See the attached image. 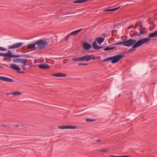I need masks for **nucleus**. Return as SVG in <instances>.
Masks as SVG:
<instances>
[{
    "mask_svg": "<svg viewBox=\"0 0 157 157\" xmlns=\"http://www.w3.org/2000/svg\"><path fill=\"white\" fill-rule=\"evenodd\" d=\"M3 66L7 67H9V66H8L7 64H3Z\"/></svg>",
    "mask_w": 157,
    "mask_h": 157,
    "instance_id": "nucleus-41",
    "label": "nucleus"
},
{
    "mask_svg": "<svg viewBox=\"0 0 157 157\" xmlns=\"http://www.w3.org/2000/svg\"><path fill=\"white\" fill-rule=\"evenodd\" d=\"M52 75L56 77H65L67 76L66 74L62 73H57L53 74Z\"/></svg>",
    "mask_w": 157,
    "mask_h": 157,
    "instance_id": "nucleus-14",
    "label": "nucleus"
},
{
    "mask_svg": "<svg viewBox=\"0 0 157 157\" xmlns=\"http://www.w3.org/2000/svg\"><path fill=\"white\" fill-rule=\"evenodd\" d=\"M12 93H11V92H10V93H8L6 94V95H9L10 94H12Z\"/></svg>",
    "mask_w": 157,
    "mask_h": 157,
    "instance_id": "nucleus-45",
    "label": "nucleus"
},
{
    "mask_svg": "<svg viewBox=\"0 0 157 157\" xmlns=\"http://www.w3.org/2000/svg\"><path fill=\"white\" fill-rule=\"evenodd\" d=\"M146 29L145 27H143V26L142 25V23H140V27L138 29L139 31H140L141 30H142L143 31V33H144V34H145L147 33V32H145V30H146Z\"/></svg>",
    "mask_w": 157,
    "mask_h": 157,
    "instance_id": "nucleus-20",
    "label": "nucleus"
},
{
    "mask_svg": "<svg viewBox=\"0 0 157 157\" xmlns=\"http://www.w3.org/2000/svg\"><path fill=\"white\" fill-rule=\"evenodd\" d=\"M120 157H130V156L128 155H122L120 156Z\"/></svg>",
    "mask_w": 157,
    "mask_h": 157,
    "instance_id": "nucleus-39",
    "label": "nucleus"
},
{
    "mask_svg": "<svg viewBox=\"0 0 157 157\" xmlns=\"http://www.w3.org/2000/svg\"><path fill=\"white\" fill-rule=\"evenodd\" d=\"M82 48L84 49V50H88L90 49L92 47L93 48L96 50H98L100 48H103V46H100L96 44V41H94L92 44V45L89 43H88L87 42H84L82 44Z\"/></svg>",
    "mask_w": 157,
    "mask_h": 157,
    "instance_id": "nucleus-2",
    "label": "nucleus"
},
{
    "mask_svg": "<svg viewBox=\"0 0 157 157\" xmlns=\"http://www.w3.org/2000/svg\"><path fill=\"white\" fill-rule=\"evenodd\" d=\"M13 128H17L19 127V125L18 124H16L13 125Z\"/></svg>",
    "mask_w": 157,
    "mask_h": 157,
    "instance_id": "nucleus-32",
    "label": "nucleus"
},
{
    "mask_svg": "<svg viewBox=\"0 0 157 157\" xmlns=\"http://www.w3.org/2000/svg\"><path fill=\"white\" fill-rule=\"evenodd\" d=\"M0 80L9 82H13V81L11 78L2 76H0Z\"/></svg>",
    "mask_w": 157,
    "mask_h": 157,
    "instance_id": "nucleus-9",
    "label": "nucleus"
},
{
    "mask_svg": "<svg viewBox=\"0 0 157 157\" xmlns=\"http://www.w3.org/2000/svg\"><path fill=\"white\" fill-rule=\"evenodd\" d=\"M104 40V38L101 37H99L98 38H97L96 40H95V41H96V42L97 41L99 44H101V43L103 42Z\"/></svg>",
    "mask_w": 157,
    "mask_h": 157,
    "instance_id": "nucleus-18",
    "label": "nucleus"
},
{
    "mask_svg": "<svg viewBox=\"0 0 157 157\" xmlns=\"http://www.w3.org/2000/svg\"><path fill=\"white\" fill-rule=\"evenodd\" d=\"M70 35L71 34L70 33L65 37V38H64V40L65 41H67V40L69 38L70 36H71V35Z\"/></svg>",
    "mask_w": 157,
    "mask_h": 157,
    "instance_id": "nucleus-29",
    "label": "nucleus"
},
{
    "mask_svg": "<svg viewBox=\"0 0 157 157\" xmlns=\"http://www.w3.org/2000/svg\"><path fill=\"white\" fill-rule=\"evenodd\" d=\"M100 151L103 153H106L109 151V149H107L105 150H101Z\"/></svg>",
    "mask_w": 157,
    "mask_h": 157,
    "instance_id": "nucleus-30",
    "label": "nucleus"
},
{
    "mask_svg": "<svg viewBox=\"0 0 157 157\" xmlns=\"http://www.w3.org/2000/svg\"><path fill=\"white\" fill-rule=\"evenodd\" d=\"M101 141V140H99V139H98V140H97L96 141V142H100Z\"/></svg>",
    "mask_w": 157,
    "mask_h": 157,
    "instance_id": "nucleus-44",
    "label": "nucleus"
},
{
    "mask_svg": "<svg viewBox=\"0 0 157 157\" xmlns=\"http://www.w3.org/2000/svg\"><path fill=\"white\" fill-rule=\"evenodd\" d=\"M9 52L10 50H8L6 53L0 52V56L4 57L3 60L4 61L5 60V59H9Z\"/></svg>",
    "mask_w": 157,
    "mask_h": 157,
    "instance_id": "nucleus-13",
    "label": "nucleus"
},
{
    "mask_svg": "<svg viewBox=\"0 0 157 157\" xmlns=\"http://www.w3.org/2000/svg\"><path fill=\"white\" fill-rule=\"evenodd\" d=\"M112 61V57H108V58H106L103 59L101 61L102 62H106L109 61Z\"/></svg>",
    "mask_w": 157,
    "mask_h": 157,
    "instance_id": "nucleus-24",
    "label": "nucleus"
},
{
    "mask_svg": "<svg viewBox=\"0 0 157 157\" xmlns=\"http://www.w3.org/2000/svg\"><path fill=\"white\" fill-rule=\"evenodd\" d=\"M25 66H24V65L23 66H22V65H21V67L23 68V69L24 70H25Z\"/></svg>",
    "mask_w": 157,
    "mask_h": 157,
    "instance_id": "nucleus-43",
    "label": "nucleus"
},
{
    "mask_svg": "<svg viewBox=\"0 0 157 157\" xmlns=\"http://www.w3.org/2000/svg\"><path fill=\"white\" fill-rule=\"evenodd\" d=\"M103 12H111V9H106L104 10Z\"/></svg>",
    "mask_w": 157,
    "mask_h": 157,
    "instance_id": "nucleus-34",
    "label": "nucleus"
},
{
    "mask_svg": "<svg viewBox=\"0 0 157 157\" xmlns=\"http://www.w3.org/2000/svg\"><path fill=\"white\" fill-rule=\"evenodd\" d=\"M140 33H139L137 31H136L133 33L132 35H131V36L132 37H133L134 36H139L141 34H144V33H143L142 30H141L140 31H139Z\"/></svg>",
    "mask_w": 157,
    "mask_h": 157,
    "instance_id": "nucleus-15",
    "label": "nucleus"
},
{
    "mask_svg": "<svg viewBox=\"0 0 157 157\" xmlns=\"http://www.w3.org/2000/svg\"><path fill=\"white\" fill-rule=\"evenodd\" d=\"M110 157H120V156H116V155H111L110 156Z\"/></svg>",
    "mask_w": 157,
    "mask_h": 157,
    "instance_id": "nucleus-40",
    "label": "nucleus"
},
{
    "mask_svg": "<svg viewBox=\"0 0 157 157\" xmlns=\"http://www.w3.org/2000/svg\"><path fill=\"white\" fill-rule=\"evenodd\" d=\"M20 58H17V59H13V62L15 63H19L20 62Z\"/></svg>",
    "mask_w": 157,
    "mask_h": 157,
    "instance_id": "nucleus-27",
    "label": "nucleus"
},
{
    "mask_svg": "<svg viewBox=\"0 0 157 157\" xmlns=\"http://www.w3.org/2000/svg\"><path fill=\"white\" fill-rule=\"evenodd\" d=\"M38 67L39 68L43 69H47L50 68L48 64L45 63L40 64L38 65Z\"/></svg>",
    "mask_w": 157,
    "mask_h": 157,
    "instance_id": "nucleus-11",
    "label": "nucleus"
},
{
    "mask_svg": "<svg viewBox=\"0 0 157 157\" xmlns=\"http://www.w3.org/2000/svg\"><path fill=\"white\" fill-rule=\"evenodd\" d=\"M68 13V14H65V15H67V14H72V13Z\"/></svg>",
    "mask_w": 157,
    "mask_h": 157,
    "instance_id": "nucleus-46",
    "label": "nucleus"
},
{
    "mask_svg": "<svg viewBox=\"0 0 157 157\" xmlns=\"http://www.w3.org/2000/svg\"><path fill=\"white\" fill-rule=\"evenodd\" d=\"M120 7H121V6H119L117 8L111 9V12H114V11L117 10L119 9Z\"/></svg>",
    "mask_w": 157,
    "mask_h": 157,
    "instance_id": "nucleus-28",
    "label": "nucleus"
},
{
    "mask_svg": "<svg viewBox=\"0 0 157 157\" xmlns=\"http://www.w3.org/2000/svg\"><path fill=\"white\" fill-rule=\"evenodd\" d=\"M10 68L15 71H17V72L20 73H23L24 71H20L21 70L20 68L17 65L14 64H11L10 65Z\"/></svg>",
    "mask_w": 157,
    "mask_h": 157,
    "instance_id": "nucleus-6",
    "label": "nucleus"
},
{
    "mask_svg": "<svg viewBox=\"0 0 157 157\" xmlns=\"http://www.w3.org/2000/svg\"><path fill=\"white\" fill-rule=\"evenodd\" d=\"M116 48V46H113L112 47H110V46H107L106 47L104 48V50L105 51H106L110 50H113L114 49Z\"/></svg>",
    "mask_w": 157,
    "mask_h": 157,
    "instance_id": "nucleus-21",
    "label": "nucleus"
},
{
    "mask_svg": "<svg viewBox=\"0 0 157 157\" xmlns=\"http://www.w3.org/2000/svg\"><path fill=\"white\" fill-rule=\"evenodd\" d=\"M88 65L87 63H79L78 65L79 66H81V65H84V66H86Z\"/></svg>",
    "mask_w": 157,
    "mask_h": 157,
    "instance_id": "nucleus-36",
    "label": "nucleus"
},
{
    "mask_svg": "<svg viewBox=\"0 0 157 157\" xmlns=\"http://www.w3.org/2000/svg\"><path fill=\"white\" fill-rule=\"evenodd\" d=\"M73 3H80V0H75V1H74V2H73Z\"/></svg>",
    "mask_w": 157,
    "mask_h": 157,
    "instance_id": "nucleus-35",
    "label": "nucleus"
},
{
    "mask_svg": "<svg viewBox=\"0 0 157 157\" xmlns=\"http://www.w3.org/2000/svg\"><path fill=\"white\" fill-rule=\"evenodd\" d=\"M122 44L124 46V40L123 41H120L118 43L113 44L111 45L112 46H113L114 45H121Z\"/></svg>",
    "mask_w": 157,
    "mask_h": 157,
    "instance_id": "nucleus-23",
    "label": "nucleus"
},
{
    "mask_svg": "<svg viewBox=\"0 0 157 157\" xmlns=\"http://www.w3.org/2000/svg\"><path fill=\"white\" fill-rule=\"evenodd\" d=\"M83 61L88 62L92 60L95 58V56L94 55H87L83 56Z\"/></svg>",
    "mask_w": 157,
    "mask_h": 157,
    "instance_id": "nucleus-8",
    "label": "nucleus"
},
{
    "mask_svg": "<svg viewBox=\"0 0 157 157\" xmlns=\"http://www.w3.org/2000/svg\"><path fill=\"white\" fill-rule=\"evenodd\" d=\"M26 46H24L23 47V48H26Z\"/></svg>",
    "mask_w": 157,
    "mask_h": 157,
    "instance_id": "nucleus-47",
    "label": "nucleus"
},
{
    "mask_svg": "<svg viewBox=\"0 0 157 157\" xmlns=\"http://www.w3.org/2000/svg\"><path fill=\"white\" fill-rule=\"evenodd\" d=\"M86 121L87 122H93V121H96V119H90V118H87V119H86Z\"/></svg>",
    "mask_w": 157,
    "mask_h": 157,
    "instance_id": "nucleus-25",
    "label": "nucleus"
},
{
    "mask_svg": "<svg viewBox=\"0 0 157 157\" xmlns=\"http://www.w3.org/2000/svg\"><path fill=\"white\" fill-rule=\"evenodd\" d=\"M124 57V55L123 54H119L115 56H112V63H115L118 62L121 59Z\"/></svg>",
    "mask_w": 157,
    "mask_h": 157,
    "instance_id": "nucleus-4",
    "label": "nucleus"
},
{
    "mask_svg": "<svg viewBox=\"0 0 157 157\" xmlns=\"http://www.w3.org/2000/svg\"><path fill=\"white\" fill-rule=\"evenodd\" d=\"M156 31H157V30Z\"/></svg>",
    "mask_w": 157,
    "mask_h": 157,
    "instance_id": "nucleus-52",
    "label": "nucleus"
},
{
    "mask_svg": "<svg viewBox=\"0 0 157 157\" xmlns=\"http://www.w3.org/2000/svg\"><path fill=\"white\" fill-rule=\"evenodd\" d=\"M23 56L25 57H31L30 56H28L27 55H24Z\"/></svg>",
    "mask_w": 157,
    "mask_h": 157,
    "instance_id": "nucleus-38",
    "label": "nucleus"
},
{
    "mask_svg": "<svg viewBox=\"0 0 157 157\" xmlns=\"http://www.w3.org/2000/svg\"><path fill=\"white\" fill-rule=\"evenodd\" d=\"M139 24L138 23V22H136L135 23V25L134 26H133V27L134 28L135 27H136V26H139Z\"/></svg>",
    "mask_w": 157,
    "mask_h": 157,
    "instance_id": "nucleus-37",
    "label": "nucleus"
},
{
    "mask_svg": "<svg viewBox=\"0 0 157 157\" xmlns=\"http://www.w3.org/2000/svg\"><path fill=\"white\" fill-rule=\"evenodd\" d=\"M80 3H82L85 2L84 0H80Z\"/></svg>",
    "mask_w": 157,
    "mask_h": 157,
    "instance_id": "nucleus-42",
    "label": "nucleus"
},
{
    "mask_svg": "<svg viewBox=\"0 0 157 157\" xmlns=\"http://www.w3.org/2000/svg\"><path fill=\"white\" fill-rule=\"evenodd\" d=\"M58 128L61 129H76L77 128V126L72 125H61L59 126L58 127Z\"/></svg>",
    "mask_w": 157,
    "mask_h": 157,
    "instance_id": "nucleus-7",
    "label": "nucleus"
},
{
    "mask_svg": "<svg viewBox=\"0 0 157 157\" xmlns=\"http://www.w3.org/2000/svg\"><path fill=\"white\" fill-rule=\"evenodd\" d=\"M1 126L2 127H6V128H11V126H8V125H5V124H2Z\"/></svg>",
    "mask_w": 157,
    "mask_h": 157,
    "instance_id": "nucleus-33",
    "label": "nucleus"
},
{
    "mask_svg": "<svg viewBox=\"0 0 157 157\" xmlns=\"http://www.w3.org/2000/svg\"><path fill=\"white\" fill-rule=\"evenodd\" d=\"M72 60L74 61H83V57H80L76 58H74L72 59Z\"/></svg>",
    "mask_w": 157,
    "mask_h": 157,
    "instance_id": "nucleus-16",
    "label": "nucleus"
},
{
    "mask_svg": "<svg viewBox=\"0 0 157 157\" xmlns=\"http://www.w3.org/2000/svg\"><path fill=\"white\" fill-rule=\"evenodd\" d=\"M12 94L14 96H17L18 95H20L21 94V92L18 91H16L14 93H13Z\"/></svg>",
    "mask_w": 157,
    "mask_h": 157,
    "instance_id": "nucleus-26",
    "label": "nucleus"
},
{
    "mask_svg": "<svg viewBox=\"0 0 157 157\" xmlns=\"http://www.w3.org/2000/svg\"><path fill=\"white\" fill-rule=\"evenodd\" d=\"M23 44V42H19L14 44L12 45H9L8 48L9 49H13L18 48L21 47Z\"/></svg>",
    "mask_w": 157,
    "mask_h": 157,
    "instance_id": "nucleus-5",
    "label": "nucleus"
},
{
    "mask_svg": "<svg viewBox=\"0 0 157 157\" xmlns=\"http://www.w3.org/2000/svg\"><path fill=\"white\" fill-rule=\"evenodd\" d=\"M49 40H51L52 42L53 41V40L52 39H48L47 41L43 40H40L36 42V45H37L36 48V49H40L44 48L47 46L48 45V42Z\"/></svg>",
    "mask_w": 157,
    "mask_h": 157,
    "instance_id": "nucleus-3",
    "label": "nucleus"
},
{
    "mask_svg": "<svg viewBox=\"0 0 157 157\" xmlns=\"http://www.w3.org/2000/svg\"><path fill=\"white\" fill-rule=\"evenodd\" d=\"M27 61L26 59L20 58L19 63H22L24 66H25L26 65V63Z\"/></svg>",
    "mask_w": 157,
    "mask_h": 157,
    "instance_id": "nucleus-22",
    "label": "nucleus"
},
{
    "mask_svg": "<svg viewBox=\"0 0 157 157\" xmlns=\"http://www.w3.org/2000/svg\"><path fill=\"white\" fill-rule=\"evenodd\" d=\"M22 56V55H14L13 54L12 52L10 50L9 55V59H10V60L9 61V62L11 61V58H19Z\"/></svg>",
    "mask_w": 157,
    "mask_h": 157,
    "instance_id": "nucleus-10",
    "label": "nucleus"
},
{
    "mask_svg": "<svg viewBox=\"0 0 157 157\" xmlns=\"http://www.w3.org/2000/svg\"><path fill=\"white\" fill-rule=\"evenodd\" d=\"M82 30V29H81L71 32L70 34L71 36H75L78 33L81 32Z\"/></svg>",
    "mask_w": 157,
    "mask_h": 157,
    "instance_id": "nucleus-19",
    "label": "nucleus"
},
{
    "mask_svg": "<svg viewBox=\"0 0 157 157\" xmlns=\"http://www.w3.org/2000/svg\"><path fill=\"white\" fill-rule=\"evenodd\" d=\"M131 95H132V92H131Z\"/></svg>",
    "mask_w": 157,
    "mask_h": 157,
    "instance_id": "nucleus-51",
    "label": "nucleus"
},
{
    "mask_svg": "<svg viewBox=\"0 0 157 157\" xmlns=\"http://www.w3.org/2000/svg\"><path fill=\"white\" fill-rule=\"evenodd\" d=\"M36 42L33 44H29L26 46V48L27 49L34 48V50H36L37 49H36Z\"/></svg>",
    "mask_w": 157,
    "mask_h": 157,
    "instance_id": "nucleus-12",
    "label": "nucleus"
},
{
    "mask_svg": "<svg viewBox=\"0 0 157 157\" xmlns=\"http://www.w3.org/2000/svg\"><path fill=\"white\" fill-rule=\"evenodd\" d=\"M150 39L149 38H141L137 41L135 39H130L128 40H124V46L126 47H132L129 49L125 53H131L136 50L137 48H138L144 44L146 43L149 41Z\"/></svg>",
    "mask_w": 157,
    "mask_h": 157,
    "instance_id": "nucleus-1",
    "label": "nucleus"
},
{
    "mask_svg": "<svg viewBox=\"0 0 157 157\" xmlns=\"http://www.w3.org/2000/svg\"><path fill=\"white\" fill-rule=\"evenodd\" d=\"M156 36H157V31H155L152 33H151L149 34L148 35V37H149L148 38L150 39V40H151L150 38Z\"/></svg>",
    "mask_w": 157,
    "mask_h": 157,
    "instance_id": "nucleus-17",
    "label": "nucleus"
},
{
    "mask_svg": "<svg viewBox=\"0 0 157 157\" xmlns=\"http://www.w3.org/2000/svg\"><path fill=\"white\" fill-rule=\"evenodd\" d=\"M0 68H3V67H2V66H0Z\"/></svg>",
    "mask_w": 157,
    "mask_h": 157,
    "instance_id": "nucleus-48",
    "label": "nucleus"
},
{
    "mask_svg": "<svg viewBox=\"0 0 157 157\" xmlns=\"http://www.w3.org/2000/svg\"><path fill=\"white\" fill-rule=\"evenodd\" d=\"M121 94H119V95L118 96V97H120L121 96Z\"/></svg>",
    "mask_w": 157,
    "mask_h": 157,
    "instance_id": "nucleus-50",
    "label": "nucleus"
},
{
    "mask_svg": "<svg viewBox=\"0 0 157 157\" xmlns=\"http://www.w3.org/2000/svg\"><path fill=\"white\" fill-rule=\"evenodd\" d=\"M6 49L4 48V47L0 46V51H5L6 50Z\"/></svg>",
    "mask_w": 157,
    "mask_h": 157,
    "instance_id": "nucleus-31",
    "label": "nucleus"
},
{
    "mask_svg": "<svg viewBox=\"0 0 157 157\" xmlns=\"http://www.w3.org/2000/svg\"><path fill=\"white\" fill-rule=\"evenodd\" d=\"M105 35H106V34H103V36H105Z\"/></svg>",
    "mask_w": 157,
    "mask_h": 157,
    "instance_id": "nucleus-49",
    "label": "nucleus"
}]
</instances>
